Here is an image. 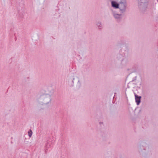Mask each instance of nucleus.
Returning a JSON list of instances; mask_svg holds the SVG:
<instances>
[{
  "instance_id": "nucleus-4",
  "label": "nucleus",
  "mask_w": 158,
  "mask_h": 158,
  "mask_svg": "<svg viewBox=\"0 0 158 158\" xmlns=\"http://www.w3.org/2000/svg\"><path fill=\"white\" fill-rule=\"evenodd\" d=\"M113 15L114 18L117 21H120L122 19V17L121 14H117L114 12H113Z\"/></svg>"
},
{
  "instance_id": "nucleus-5",
  "label": "nucleus",
  "mask_w": 158,
  "mask_h": 158,
  "mask_svg": "<svg viewBox=\"0 0 158 158\" xmlns=\"http://www.w3.org/2000/svg\"><path fill=\"white\" fill-rule=\"evenodd\" d=\"M135 97V102H136L137 105H139L141 102V96H138L136 94L134 93Z\"/></svg>"
},
{
  "instance_id": "nucleus-11",
  "label": "nucleus",
  "mask_w": 158,
  "mask_h": 158,
  "mask_svg": "<svg viewBox=\"0 0 158 158\" xmlns=\"http://www.w3.org/2000/svg\"><path fill=\"white\" fill-rule=\"evenodd\" d=\"M99 123H100V125H101V124L103 123L100 122Z\"/></svg>"
},
{
  "instance_id": "nucleus-3",
  "label": "nucleus",
  "mask_w": 158,
  "mask_h": 158,
  "mask_svg": "<svg viewBox=\"0 0 158 158\" xmlns=\"http://www.w3.org/2000/svg\"><path fill=\"white\" fill-rule=\"evenodd\" d=\"M111 1V6L114 9H118L119 7V4L118 2H117L114 0H110Z\"/></svg>"
},
{
  "instance_id": "nucleus-8",
  "label": "nucleus",
  "mask_w": 158,
  "mask_h": 158,
  "mask_svg": "<svg viewBox=\"0 0 158 158\" xmlns=\"http://www.w3.org/2000/svg\"><path fill=\"white\" fill-rule=\"evenodd\" d=\"M118 4L123 3L127 2L126 0H118Z\"/></svg>"
},
{
  "instance_id": "nucleus-12",
  "label": "nucleus",
  "mask_w": 158,
  "mask_h": 158,
  "mask_svg": "<svg viewBox=\"0 0 158 158\" xmlns=\"http://www.w3.org/2000/svg\"><path fill=\"white\" fill-rule=\"evenodd\" d=\"M119 56H122V55H119Z\"/></svg>"
},
{
  "instance_id": "nucleus-13",
  "label": "nucleus",
  "mask_w": 158,
  "mask_h": 158,
  "mask_svg": "<svg viewBox=\"0 0 158 158\" xmlns=\"http://www.w3.org/2000/svg\"><path fill=\"white\" fill-rule=\"evenodd\" d=\"M157 0V2H158V0Z\"/></svg>"
},
{
  "instance_id": "nucleus-6",
  "label": "nucleus",
  "mask_w": 158,
  "mask_h": 158,
  "mask_svg": "<svg viewBox=\"0 0 158 158\" xmlns=\"http://www.w3.org/2000/svg\"><path fill=\"white\" fill-rule=\"evenodd\" d=\"M51 147V144L49 142L48 140L45 144V148L47 149V150L48 149V148Z\"/></svg>"
},
{
  "instance_id": "nucleus-10",
  "label": "nucleus",
  "mask_w": 158,
  "mask_h": 158,
  "mask_svg": "<svg viewBox=\"0 0 158 158\" xmlns=\"http://www.w3.org/2000/svg\"><path fill=\"white\" fill-rule=\"evenodd\" d=\"M141 5L144 6L143 7V8H144L145 9L147 8V4L146 3H142V4L140 5V6ZM140 8H142V9H143V7H141V6L140 7Z\"/></svg>"
},
{
  "instance_id": "nucleus-1",
  "label": "nucleus",
  "mask_w": 158,
  "mask_h": 158,
  "mask_svg": "<svg viewBox=\"0 0 158 158\" xmlns=\"http://www.w3.org/2000/svg\"><path fill=\"white\" fill-rule=\"evenodd\" d=\"M38 101L40 104H47L51 101V96L48 94L42 95L38 99Z\"/></svg>"
},
{
  "instance_id": "nucleus-2",
  "label": "nucleus",
  "mask_w": 158,
  "mask_h": 158,
  "mask_svg": "<svg viewBox=\"0 0 158 158\" xmlns=\"http://www.w3.org/2000/svg\"><path fill=\"white\" fill-rule=\"evenodd\" d=\"M119 4V7L118 8L119 9L120 12L121 13L125 12L127 8V2L120 3Z\"/></svg>"
},
{
  "instance_id": "nucleus-7",
  "label": "nucleus",
  "mask_w": 158,
  "mask_h": 158,
  "mask_svg": "<svg viewBox=\"0 0 158 158\" xmlns=\"http://www.w3.org/2000/svg\"><path fill=\"white\" fill-rule=\"evenodd\" d=\"M28 135L30 138H31L33 132L31 129H30L28 132Z\"/></svg>"
},
{
  "instance_id": "nucleus-9",
  "label": "nucleus",
  "mask_w": 158,
  "mask_h": 158,
  "mask_svg": "<svg viewBox=\"0 0 158 158\" xmlns=\"http://www.w3.org/2000/svg\"><path fill=\"white\" fill-rule=\"evenodd\" d=\"M97 25L99 29H102V26L101 23H98Z\"/></svg>"
}]
</instances>
